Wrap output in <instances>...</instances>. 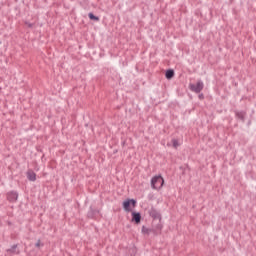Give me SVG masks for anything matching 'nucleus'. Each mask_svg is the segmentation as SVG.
Segmentation results:
<instances>
[{"instance_id": "1", "label": "nucleus", "mask_w": 256, "mask_h": 256, "mask_svg": "<svg viewBox=\"0 0 256 256\" xmlns=\"http://www.w3.org/2000/svg\"><path fill=\"white\" fill-rule=\"evenodd\" d=\"M165 183V180L161 175L154 176L151 179V187L152 189H161L163 187V184Z\"/></svg>"}, {"instance_id": "2", "label": "nucleus", "mask_w": 256, "mask_h": 256, "mask_svg": "<svg viewBox=\"0 0 256 256\" xmlns=\"http://www.w3.org/2000/svg\"><path fill=\"white\" fill-rule=\"evenodd\" d=\"M137 205V200L135 199H126L123 203H122V207L124 209V211H126V213H131L133 211L132 207H135Z\"/></svg>"}, {"instance_id": "3", "label": "nucleus", "mask_w": 256, "mask_h": 256, "mask_svg": "<svg viewBox=\"0 0 256 256\" xmlns=\"http://www.w3.org/2000/svg\"><path fill=\"white\" fill-rule=\"evenodd\" d=\"M190 91H193V93H200L203 91V81L199 80L196 84H190Z\"/></svg>"}, {"instance_id": "4", "label": "nucleus", "mask_w": 256, "mask_h": 256, "mask_svg": "<svg viewBox=\"0 0 256 256\" xmlns=\"http://www.w3.org/2000/svg\"><path fill=\"white\" fill-rule=\"evenodd\" d=\"M17 199H19V193L17 191H10L7 193V200L10 203H16Z\"/></svg>"}, {"instance_id": "5", "label": "nucleus", "mask_w": 256, "mask_h": 256, "mask_svg": "<svg viewBox=\"0 0 256 256\" xmlns=\"http://www.w3.org/2000/svg\"><path fill=\"white\" fill-rule=\"evenodd\" d=\"M149 215L152 219H159V221H161V213L157 209L151 208L149 210Z\"/></svg>"}, {"instance_id": "6", "label": "nucleus", "mask_w": 256, "mask_h": 256, "mask_svg": "<svg viewBox=\"0 0 256 256\" xmlns=\"http://www.w3.org/2000/svg\"><path fill=\"white\" fill-rule=\"evenodd\" d=\"M97 215H99V210L94 209L93 207L90 206L89 211L87 213L88 219H95Z\"/></svg>"}, {"instance_id": "7", "label": "nucleus", "mask_w": 256, "mask_h": 256, "mask_svg": "<svg viewBox=\"0 0 256 256\" xmlns=\"http://www.w3.org/2000/svg\"><path fill=\"white\" fill-rule=\"evenodd\" d=\"M237 119H240L242 123H245V117H247V112L245 111H235Z\"/></svg>"}, {"instance_id": "8", "label": "nucleus", "mask_w": 256, "mask_h": 256, "mask_svg": "<svg viewBox=\"0 0 256 256\" xmlns=\"http://www.w3.org/2000/svg\"><path fill=\"white\" fill-rule=\"evenodd\" d=\"M132 221H134L136 225H139V223H141V213L132 212Z\"/></svg>"}, {"instance_id": "9", "label": "nucleus", "mask_w": 256, "mask_h": 256, "mask_svg": "<svg viewBox=\"0 0 256 256\" xmlns=\"http://www.w3.org/2000/svg\"><path fill=\"white\" fill-rule=\"evenodd\" d=\"M27 179H29L30 181H37V174L35 172H33L32 170H29L27 173Z\"/></svg>"}, {"instance_id": "10", "label": "nucleus", "mask_w": 256, "mask_h": 256, "mask_svg": "<svg viewBox=\"0 0 256 256\" xmlns=\"http://www.w3.org/2000/svg\"><path fill=\"white\" fill-rule=\"evenodd\" d=\"M165 77L166 79H173L175 77V70L173 69L166 70Z\"/></svg>"}, {"instance_id": "11", "label": "nucleus", "mask_w": 256, "mask_h": 256, "mask_svg": "<svg viewBox=\"0 0 256 256\" xmlns=\"http://www.w3.org/2000/svg\"><path fill=\"white\" fill-rule=\"evenodd\" d=\"M17 247H18V245L14 244L9 249H7L6 251L8 253H12V254H15V253L19 254V251H17Z\"/></svg>"}, {"instance_id": "12", "label": "nucleus", "mask_w": 256, "mask_h": 256, "mask_svg": "<svg viewBox=\"0 0 256 256\" xmlns=\"http://www.w3.org/2000/svg\"><path fill=\"white\" fill-rule=\"evenodd\" d=\"M142 233H144L145 235H149L150 233H155V231L153 229L142 226Z\"/></svg>"}, {"instance_id": "13", "label": "nucleus", "mask_w": 256, "mask_h": 256, "mask_svg": "<svg viewBox=\"0 0 256 256\" xmlns=\"http://www.w3.org/2000/svg\"><path fill=\"white\" fill-rule=\"evenodd\" d=\"M88 17L91 21H99V16H95V14H93V12H90L88 14Z\"/></svg>"}, {"instance_id": "14", "label": "nucleus", "mask_w": 256, "mask_h": 256, "mask_svg": "<svg viewBox=\"0 0 256 256\" xmlns=\"http://www.w3.org/2000/svg\"><path fill=\"white\" fill-rule=\"evenodd\" d=\"M172 145H173L174 149H177V147H179V145H181V144H179V140L172 139Z\"/></svg>"}, {"instance_id": "15", "label": "nucleus", "mask_w": 256, "mask_h": 256, "mask_svg": "<svg viewBox=\"0 0 256 256\" xmlns=\"http://www.w3.org/2000/svg\"><path fill=\"white\" fill-rule=\"evenodd\" d=\"M40 245L43 247V244H41V240H38L35 244V247H39Z\"/></svg>"}, {"instance_id": "16", "label": "nucleus", "mask_w": 256, "mask_h": 256, "mask_svg": "<svg viewBox=\"0 0 256 256\" xmlns=\"http://www.w3.org/2000/svg\"><path fill=\"white\" fill-rule=\"evenodd\" d=\"M27 25H28V27H33V24H31V23H26Z\"/></svg>"}, {"instance_id": "17", "label": "nucleus", "mask_w": 256, "mask_h": 256, "mask_svg": "<svg viewBox=\"0 0 256 256\" xmlns=\"http://www.w3.org/2000/svg\"><path fill=\"white\" fill-rule=\"evenodd\" d=\"M199 99H204L203 94H200V95H199Z\"/></svg>"}]
</instances>
